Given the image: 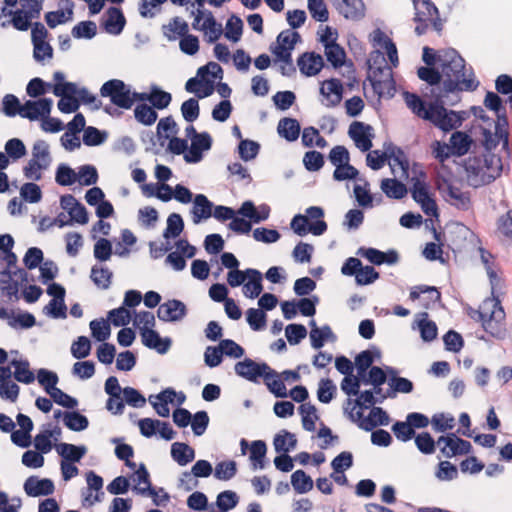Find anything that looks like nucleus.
I'll list each match as a JSON object with an SVG mask.
<instances>
[{
    "label": "nucleus",
    "mask_w": 512,
    "mask_h": 512,
    "mask_svg": "<svg viewBox=\"0 0 512 512\" xmlns=\"http://www.w3.org/2000/svg\"><path fill=\"white\" fill-rule=\"evenodd\" d=\"M57 451L64 459L73 463L79 462L86 454V447L76 446L69 443H61L58 445Z\"/></svg>",
    "instance_id": "ea45409f"
},
{
    "label": "nucleus",
    "mask_w": 512,
    "mask_h": 512,
    "mask_svg": "<svg viewBox=\"0 0 512 512\" xmlns=\"http://www.w3.org/2000/svg\"><path fill=\"white\" fill-rule=\"evenodd\" d=\"M336 392V386L330 379H321L317 390L318 400L322 403H329Z\"/></svg>",
    "instance_id": "774afa93"
},
{
    "label": "nucleus",
    "mask_w": 512,
    "mask_h": 512,
    "mask_svg": "<svg viewBox=\"0 0 512 512\" xmlns=\"http://www.w3.org/2000/svg\"><path fill=\"white\" fill-rule=\"evenodd\" d=\"M440 72L443 78L444 91H473L478 83L466 75L465 60L453 48L441 50L438 54Z\"/></svg>",
    "instance_id": "f257e3e1"
},
{
    "label": "nucleus",
    "mask_w": 512,
    "mask_h": 512,
    "mask_svg": "<svg viewBox=\"0 0 512 512\" xmlns=\"http://www.w3.org/2000/svg\"><path fill=\"white\" fill-rule=\"evenodd\" d=\"M31 159L41 163L42 167L48 168L50 166L51 156L49 152V145L44 140H38L34 143Z\"/></svg>",
    "instance_id": "de8ad7c7"
},
{
    "label": "nucleus",
    "mask_w": 512,
    "mask_h": 512,
    "mask_svg": "<svg viewBox=\"0 0 512 512\" xmlns=\"http://www.w3.org/2000/svg\"><path fill=\"white\" fill-rule=\"evenodd\" d=\"M484 330L494 337H501L505 331V312L498 300L486 299L476 311Z\"/></svg>",
    "instance_id": "20e7f679"
},
{
    "label": "nucleus",
    "mask_w": 512,
    "mask_h": 512,
    "mask_svg": "<svg viewBox=\"0 0 512 512\" xmlns=\"http://www.w3.org/2000/svg\"><path fill=\"white\" fill-rule=\"evenodd\" d=\"M437 445L440 446L441 452L447 458L457 456L456 435L451 433L447 436H440L437 440Z\"/></svg>",
    "instance_id": "13d9d810"
},
{
    "label": "nucleus",
    "mask_w": 512,
    "mask_h": 512,
    "mask_svg": "<svg viewBox=\"0 0 512 512\" xmlns=\"http://www.w3.org/2000/svg\"><path fill=\"white\" fill-rule=\"evenodd\" d=\"M310 325L312 327L310 331V340L313 348L320 349L324 346L325 341H334L336 339V336L330 326L324 325L321 328H318L314 320L310 322Z\"/></svg>",
    "instance_id": "cd10ccee"
},
{
    "label": "nucleus",
    "mask_w": 512,
    "mask_h": 512,
    "mask_svg": "<svg viewBox=\"0 0 512 512\" xmlns=\"http://www.w3.org/2000/svg\"><path fill=\"white\" fill-rule=\"evenodd\" d=\"M14 368V378L21 383L30 384L34 382L35 375L30 370V364L28 360H16L13 359L10 363Z\"/></svg>",
    "instance_id": "4c0bfd02"
},
{
    "label": "nucleus",
    "mask_w": 512,
    "mask_h": 512,
    "mask_svg": "<svg viewBox=\"0 0 512 512\" xmlns=\"http://www.w3.org/2000/svg\"><path fill=\"white\" fill-rule=\"evenodd\" d=\"M133 481L137 484L134 489L139 494H148L149 496H151L155 505H164L166 502L169 501V495L166 492H164L163 488H160L159 490L160 492H163V500L159 501L156 498L157 491L155 488L152 487L149 472L143 463H141L138 469L135 471Z\"/></svg>",
    "instance_id": "1a4fd4ad"
},
{
    "label": "nucleus",
    "mask_w": 512,
    "mask_h": 512,
    "mask_svg": "<svg viewBox=\"0 0 512 512\" xmlns=\"http://www.w3.org/2000/svg\"><path fill=\"white\" fill-rule=\"evenodd\" d=\"M112 276V272L106 267L93 266L91 269V279L101 289L110 287Z\"/></svg>",
    "instance_id": "09e8293b"
},
{
    "label": "nucleus",
    "mask_w": 512,
    "mask_h": 512,
    "mask_svg": "<svg viewBox=\"0 0 512 512\" xmlns=\"http://www.w3.org/2000/svg\"><path fill=\"white\" fill-rule=\"evenodd\" d=\"M91 351L90 340L86 336H80L71 345V354L76 359L86 358Z\"/></svg>",
    "instance_id": "680f3d73"
},
{
    "label": "nucleus",
    "mask_w": 512,
    "mask_h": 512,
    "mask_svg": "<svg viewBox=\"0 0 512 512\" xmlns=\"http://www.w3.org/2000/svg\"><path fill=\"white\" fill-rule=\"evenodd\" d=\"M431 424L436 432H445L455 426V418L450 414L436 413L432 416Z\"/></svg>",
    "instance_id": "864d4df0"
},
{
    "label": "nucleus",
    "mask_w": 512,
    "mask_h": 512,
    "mask_svg": "<svg viewBox=\"0 0 512 512\" xmlns=\"http://www.w3.org/2000/svg\"><path fill=\"white\" fill-rule=\"evenodd\" d=\"M77 180L81 185L90 186L97 182L98 173L94 166L83 165L77 173Z\"/></svg>",
    "instance_id": "69168bd1"
},
{
    "label": "nucleus",
    "mask_w": 512,
    "mask_h": 512,
    "mask_svg": "<svg viewBox=\"0 0 512 512\" xmlns=\"http://www.w3.org/2000/svg\"><path fill=\"white\" fill-rule=\"evenodd\" d=\"M247 322L251 329L259 331L266 326V314L261 309L250 308L247 310Z\"/></svg>",
    "instance_id": "052dcab7"
},
{
    "label": "nucleus",
    "mask_w": 512,
    "mask_h": 512,
    "mask_svg": "<svg viewBox=\"0 0 512 512\" xmlns=\"http://www.w3.org/2000/svg\"><path fill=\"white\" fill-rule=\"evenodd\" d=\"M403 97L407 107L419 118L431 122L435 127L448 132L461 125L462 118L455 111H448L442 103L426 104L419 95L404 92Z\"/></svg>",
    "instance_id": "f03ea898"
},
{
    "label": "nucleus",
    "mask_w": 512,
    "mask_h": 512,
    "mask_svg": "<svg viewBox=\"0 0 512 512\" xmlns=\"http://www.w3.org/2000/svg\"><path fill=\"white\" fill-rule=\"evenodd\" d=\"M237 503L238 497L233 491H223L217 496L216 504L221 512H228L230 509H233Z\"/></svg>",
    "instance_id": "e2e57ef3"
},
{
    "label": "nucleus",
    "mask_w": 512,
    "mask_h": 512,
    "mask_svg": "<svg viewBox=\"0 0 512 512\" xmlns=\"http://www.w3.org/2000/svg\"><path fill=\"white\" fill-rule=\"evenodd\" d=\"M377 58L380 59V64L377 67H371V73L368 76V79L371 83V86L376 94L380 97L384 94L386 88H390L392 86V73L390 68L385 64V58L381 55L379 51L376 52Z\"/></svg>",
    "instance_id": "6e6552de"
},
{
    "label": "nucleus",
    "mask_w": 512,
    "mask_h": 512,
    "mask_svg": "<svg viewBox=\"0 0 512 512\" xmlns=\"http://www.w3.org/2000/svg\"><path fill=\"white\" fill-rule=\"evenodd\" d=\"M415 444L418 450L423 454H433L435 452V446L437 441L428 432L419 433L414 437Z\"/></svg>",
    "instance_id": "4d7b16f0"
},
{
    "label": "nucleus",
    "mask_w": 512,
    "mask_h": 512,
    "mask_svg": "<svg viewBox=\"0 0 512 512\" xmlns=\"http://www.w3.org/2000/svg\"><path fill=\"white\" fill-rule=\"evenodd\" d=\"M383 193L393 199H402L407 194L406 186L397 179L385 178L381 181Z\"/></svg>",
    "instance_id": "c9c22d12"
},
{
    "label": "nucleus",
    "mask_w": 512,
    "mask_h": 512,
    "mask_svg": "<svg viewBox=\"0 0 512 512\" xmlns=\"http://www.w3.org/2000/svg\"><path fill=\"white\" fill-rule=\"evenodd\" d=\"M237 473V465L236 462L233 460L229 461H222L217 463L215 470H214V476L218 480H230L233 478Z\"/></svg>",
    "instance_id": "3c124183"
},
{
    "label": "nucleus",
    "mask_w": 512,
    "mask_h": 512,
    "mask_svg": "<svg viewBox=\"0 0 512 512\" xmlns=\"http://www.w3.org/2000/svg\"><path fill=\"white\" fill-rule=\"evenodd\" d=\"M246 274L249 280L243 283V293L248 298H257L263 290L262 274L260 271L252 268L247 269Z\"/></svg>",
    "instance_id": "393cba45"
},
{
    "label": "nucleus",
    "mask_w": 512,
    "mask_h": 512,
    "mask_svg": "<svg viewBox=\"0 0 512 512\" xmlns=\"http://www.w3.org/2000/svg\"><path fill=\"white\" fill-rule=\"evenodd\" d=\"M172 96L169 92L161 90L157 86H152L149 92V102L153 108L162 110L169 106Z\"/></svg>",
    "instance_id": "a19ab883"
},
{
    "label": "nucleus",
    "mask_w": 512,
    "mask_h": 512,
    "mask_svg": "<svg viewBox=\"0 0 512 512\" xmlns=\"http://www.w3.org/2000/svg\"><path fill=\"white\" fill-rule=\"evenodd\" d=\"M213 204L204 194H197L194 198V206L192 209V219L195 224L200 223L203 219L212 216Z\"/></svg>",
    "instance_id": "a878e982"
},
{
    "label": "nucleus",
    "mask_w": 512,
    "mask_h": 512,
    "mask_svg": "<svg viewBox=\"0 0 512 512\" xmlns=\"http://www.w3.org/2000/svg\"><path fill=\"white\" fill-rule=\"evenodd\" d=\"M186 313L185 304L180 300L173 299L159 306L157 316L164 322H175L184 318Z\"/></svg>",
    "instance_id": "2eb2a0df"
},
{
    "label": "nucleus",
    "mask_w": 512,
    "mask_h": 512,
    "mask_svg": "<svg viewBox=\"0 0 512 512\" xmlns=\"http://www.w3.org/2000/svg\"><path fill=\"white\" fill-rule=\"evenodd\" d=\"M300 131V124L294 118L284 117L278 122V134L289 142L297 140L300 135Z\"/></svg>",
    "instance_id": "c756f323"
},
{
    "label": "nucleus",
    "mask_w": 512,
    "mask_h": 512,
    "mask_svg": "<svg viewBox=\"0 0 512 512\" xmlns=\"http://www.w3.org/2000/svg\"><path fill=\"white\" fill-rule=\"evenodd\" d=\"M243 32V21L240 17L232 15L226 23L225 37L233 42H238Z\"/></svg>",
    "instance_id": "603ef678"
},
{
    "label": "nucleus",
    "mask_w": 512,
    "mask_h": 512,
    "mask_svg": "<svg viewBox=\"0 0 512 512\" xmlns=\"http://www.w3.org/2000/svg\"><path fill=\"white\" fill-rule=\"evenodd\" d=\"M135 119L146 126H150L157 120V113L153 107L147 104H138L134 109Z\"/></svg>",
    "instance_id": "8fccbe9b"
},
{
    "label": "nucleus",
    "mask_w": 512,
    "mask_h": 512,
    "mask_svg": "<svg viewBox=\"0 0 512 512\" xmlns=\"http://www.w3.org/2000/svg\"><path fill=\"white\" fill-rule=\"evenodd\" d=\"M240 447L242 454H246L249 448V459L252 462L253 469H263L265 467L264 459L267 453V445L263 440L252 441L249 447L247 440L241 439Z\"/></svg>",
    "instance_id": "f3484780"
},
{
    "label": "nucleus",
    "mask_w": 512,
    "mask_h": 512,
    "mask_svg": "<svg viewBox=\"0 0 512 512\" xmlns=\"http://www.w3.org/2000/svg\"><path fill=\"white\" fill-rule=\"evenodd\" d=\"M86 481H87V492L83 493L84 496V504L93 505L95 502L100 501L98 494H96L94 497L92 496V490L99 492L102 490L103 487V479L101 476L97 475L93 471H89L86 474Z\"/></svg>",
    "instance_id": "f704fd0d"
},
{
    "label": "nucleus",
    "mask_w": 512,
    "mask_h": 512,
    "mask_svg": "<svg viewBox=\"0 0 512 512\" xmlns=\"http://www.w3.org/2000/svg\"><path fill=\"white\" fill-rule=\"evenodd\" d=\"M468 183L477 188L493 182L502 171L501 158L493 153L469 156L464 164Z\"/></svg>",
    "instance_id": "7ed1b4c3"
},
{
    "label": "nucleus",
    "mask_w": 512,
    "mask_h": 512,
    "mask_svg": "<svg viewBox=\"0 0 512 512\" xmlns=\"http://www.w3.org/2000/svg\"><path fill=\"white\" fill-rule=\"evenodd\" d=\"M297 65L302 74L315 76L322 70L324 61L320 54L305 52L298 58Z\"/></svg>",
    "instance_id": "a211bd4d"
},
{
    "label": "nucleus",
    "mask_w": 512,
    "mask_h": 512,
    "mask_svg": "<svg viewBox=\"0 0 512 512\" xmlns=\"http://www.w3.org/2000/svg\"><path fill=\"white\" fill-rule=\"evenodd\" d=\"M450 143L453 154L462 156L468 152L471 140L467 134L457 131L451 135Z\"/></svg>",
    "instance_id": "a18cd8bd"
},
{
    "label": "nucleus",
    "mask_w": 512,
    "mask_h": 512,
    "mask_svg": "<svg viewBox=\"0 0 512 512\" xmlns=\"http://www.w3.org/2000/svg\"><path fill=\"white\" fill-rule=\"evenodd\" d=\"M53 101L50 98H40L38 100H27L22 106L20 117L29 119L30 121L50 115Z\"/></svg>",
    "instance_id": "f8f14e48"
},
{
    "label": "nucleus",
    "mask_w": 512,
    "mask_h": 512,
    "mask_svg": "<svg viewBox=\"0 0 512 512\" xmlns=\"http://www.w3.org/2000/svg\"><path fill=\"white\" fill-rule=\"evenodd\" d=\"M447 195L450 198L451 204L458 209L467 210L470 207L469 194L463 192L460 188L449 185Z\"/></svg>",
    "instance_id": "c03bdc74"
},
{
    "label": "nucleus",
    "mask_w": 512,
    "mask_h": 512,
    "mask_svg": "<svg viewBox=\"0 0 512 512\" xmlns=\"http://www.w3.org/2000/svg\"><path fill=\"white\" fill-rule=\"evenodd\" d=\"M324 54L327 61L334 67L339 68L344 65L346 59V53L343 47L339 44L326 45L324 48Z\"/></svg>",
    "instance_id": "37998d69"
},
{
    "label": "nucleus",
    "mask_w": 512,
    "mask_h": 512,
    "mask_svg": "<svg viewBox=\"0 0 512 512\" xmlns=\"http://www.w3.org/2000/svg\"><path fill=\"white\" fill-rule=\"evenodd\" d=\"M64 424L72 431H82L88 427L89 421L79 412H64Z\"/></svg>",
    "instance_id": "49530a36"
},
{
    "label": "nucleus",
    "mask_w": 512,
    "mask_h": 512,
    "mask_svg": "<svg viewBox=\"0 0 512 512\" xmlns=\"http://www.w3.org/2000/svg\"><path fill=\"white\" fill-rule=\"evenodd\" d=\"M56 182L61 186H69L77 181V173L64 164L59 165L56 171Z\"/></svg>",
    "instance_id": "0e129e2a"
},
{
    "label": "nucleus",
    "mask_w": 512,
    "mask_h": 512,
    "mask_svg": "<svg viewBox=\"0 0 512 512\" xmlns=\"http://www.w3.org/2000/svg\"><path fill=\"white\" fill-rule=\"evenodd\" d=\"M142 343L150 348L155 349L158 353H166L171 345L170 339H162L157 331L153 329H141Z\"/></svg>",
    "instance_id": "5701e85b"
},
{
    "label": "nucleus",
    "mask_w": 512,
    "mask_h": 512,
    "mask_svg": "<svg viewBox=\"0 0 512 512\" xmlns=\"http://www.w3.org/2000/svg\"><path fill=\"white\" fill-rule=\"evenodd\" d=\"M184 228L182 217L177 213H172L168 216L167 227L163 233L165 238L177 237L181 234Z\"/></svg>",
    "instance_id": "5fc2aeb1"
},
{
    "label": "nucleus",
    "mask_w": 512,
    "mask_h": 512,
    "mask_svg": "<svg viewBox=\"0 0 512 512\" xmlns=\"http://www.w3.org/2000/svg\"><path fill=\"white\" fill-rule=\"evenodd\" d=\"M308 10L313 19L319 22H326L329 12L324 0H308Z\"/></svg>",
    "instance_id": "6e6d98bb"
},
{
    "label": "nucleus",
    "mask_w": 512,
    "mask_h": 512,
    "mask_svg": "<svg viewBox=\"0 0 512 512\" xmlns=\"http://www.w3.org/2000/svg\"><path fill=\"white\" fill-rule=\"evenodd\" d=\"M307 215L297 214L291 221V229L299 236L312 233L315 236L322 235L327 230V223L321 218L324 211L321 207L311 206L306 210Z\"/></svg>",
    "instance_id": "39448f33"
},
{
    "label": "nucleus",
    "mask_w": 512,
    "mask_h": 512,
    "mask_svg": "<svg viewBox=\"0 0 512 512\" xmlns=\"http://www.w3.org/2000/svg\"><path fill=\"white\" fill-rule=\"evenodd\" d=\"M212 145L211 136L207 132L194 136L189 151L184 154L187 163H198L202 160L203 151L209 150Z\"/></svg>",
    "instance_id": "dca6fc26"
},
{
    "label": "nucleus",
    "mask_w": 512,
    "mask_h": 512,
    "mask_svg": "<svg viewBox=\"0 0 512 512\" xmlns=\"http://www.w3.org/2000/svg\"><path fill=\"white\" fill-rule=\"evenodd\" d=\"M175 395L173 389L167 388L155 396L158 402L152 400L153 396H150L149 400L159 416L168 417L170 413L168 404L173 402Z\"/></svg>",
    "instance_id": "473e14b6"
},
{
    "label": "nucleus",
    "mask_w": 512,
    "mask_h": 512,
    "mask_svg": "<svg viewBox=\"0 0 512 512\" xmlns=\"http://www.w3.org/2000/svg\"><path fill=\"white\" fill-rule=\"evenodd\" d=\"M171 456L180 466H185L195 459V450L183 442H175L171 446Z\"/></svg>",
    "instance_id": "7c9ffc66"
},
{
    "label": "nucleus",
    "mask_w": 512,
    "mask_h": 512,
    "mask_svg": "<svg viewBox=\"0 0 512 512\" xmlns=\"http://www.w3.org/2000/svg\"><path fill=\"white\" fill-rule=\"evenodd\" d=\"M235 373L253 383H258L260 378H263L270 366L265 363H257L256 361L245 358L243 361H239L234 366Z\"/></svg>",
    "instance_id": "9d476101"
},
{
    "label": "nucleus",
    "mask_w": 512,
    "mask_h": 512,
    "mask_svg": "<svg viewBox=\"0 0 512 512\" xmlns=\"http://www.w3.org/2000/svg\"><path fill=\"white\" fill-rule=\"evenodd\" d=\"M300 40V34L290 29L280 32L277 36L276 43L271 45V52L279 61H289L292 56V50L296 43Z\"/></svg>",
    "instance_id": "0eeeda50"
},
{
    "label": "nucleus",
    "mask_w": 512,
    "mask_h": 512,
    "mask_svg": "<svg viewBox=\"0 0 512 512\" xmlns=\"http://www.w3.org/2000/svg\"><path fill=\"white\" fill-rule=\"evenodd\" d=\"M285 335L291 345H296L307 336V329L302 324H289L286 326Z\"/></svg>",
    "instance_id": "338daca9"
},
{
    "label": "nucleus",
    "mask_w": 512,
    "mask_h": 512,
    "mask_svg": "<svg viewBox=\"0 0 512 512\" xmlns=\"http://www.w3.org/2000/svg\"><path fill=\"white\" fill-rule=\"evenodd\" d=\"M320 93L329 101L328 106H336L342 100L343 86L338 79H329L322 83Z\"/></svg>",
    "instance_id": "b1692460"
},
{
    "label": "nucleus",
    "mask_w": 512,
    "mask_h": 512,
    "mask_svg": "<svg viewBox=\"0 0 512 512\" xmlns=\"http://www.w3.org/2000/svg\"><path fill=\"white\" fill-rule=\"evenodd\" d=\"M390 422L386 411L381 407H372L369 415L362 421L360 428L364 431H371L377 426H386Z\"/></svg>",
    "instance_id": "bb28decb"
},
{
    "label": "nucleus",
    "mask_w": 512,
    "mask_h": 512,
    "mask_svg": "<svg viewBox=\"0 0 512 512\" xmlns=\"http://www.w3.org/2000/svg\"><path fill=\"white\" fill-rule=\"evenodd\" d=\"M264 383L271 393L276 397L284 398L287 396V389L280 375L270 367L263 377Z\"/></svg>",
    "instance_id": "2f4dec72"
},
{
    "label": "nucleus",
    "mask_w": 512,
    "mask_h": 512,
    "mask_svg": "<svg viewBox=\"0 0 512 512\" xmlns=\"http://www.w3.org/2000/svg\"><path fill=\"white\" fill-rule=\"evenodd\" d=\"M421 294H426L427 296L423 298V307L429 309L435 303L441 300V293L434 286L427 285H417L411 288L409 298L412 301H415L420 298Z\"/></svg>",
    "instance_id": "4be33fe9"
},
{
    "label": "nucleus",
    "mask_w": 512,
    "mask_h": 512,
    "mask_svg": "<svg viewBox=\"0 0 512 512\" xmlns=\"http://www.w3.org/2000/svg\"><path fill=\"white\" fill-rule=\"evenodd\" d=\"M297 439L294 434L287 430H282L276 434L273 445L277 453H288L296 447Z\"/></svg>",
    "instance_id": "e433bc0d"
},
{
    "label": "nucleus",
    "mask_w": 512,
    "mask_h": 512,
    "mask_svg": "<svg viewBox=\"0 0 512 512\" xmlns=\"http://www.w3.org/2000/svg\"><path fill=\"white\" fill-rule=\"evenodd\" d=\"M334 5L346 19L360 20L365 15V5L362 0H337Z\"/></svg>",
    "instance_id": "aec40b11"
},
{
    "label": "nucleus",
    "mask_w": 512,
    "mask_h": 512,
    "mask_svg": "<svg viewBox=\"0 0 512 512\" xmlns=\"http://www.w3.org/2000/svg\"><path fill=\"white\" fill-rule=\"evenodd\" d=\"M97 33L96 24L92 21H82L75 25L72 29L74 38H93Z\"/></svg>",
    "instance_id": "bf43d9fd"
},
{
    "label": "nucleus",
    "mask_w": 512,
    "mask_h": 512,
    "mask_svg": "<svg viewBox=\"0 0 512 512\" xmlns=\"http://www.w3.org/2000/svg\"><path fill=\"white\" fill-rule=\"evenodd\" d=\"M102 97H109L112 104L122 109H130L133 106L130 88L119 79H111L105 82L101 89Z\"/></svg>",
    "instance_id": "423d86ee"
},
{
    "label": "nucleus",
    "mask_w": 512,
    "mask_h": 512,
    "mask_svg": "<svg viewBox=\"0 0 512 512\" xmlns=\"http://www.w3.org/2000/svg\"><path fill=\"white\" fill-rule=\"evenodd\" d=\"M213 472L212 465L207 460H198L192 466L190 472L182 473L181 482L185 485L186 490H192L197 487L198 481L195 478L209 477Z\"/></svg>",
    "instance_id": "ddd939ff"
},
{
    "label": "nucleus",
    "mask_w": 512,
    "mask_h": 512,
    "mask_svg": "<svg viewBox=\"0 0 512 512\" xmlns=\"http://www.w3.org/2000/svg\"><path fill=\"white\" fill-rule=\"evenodd\" d=\"M371 126L363 122L354 121L349 127V136L361 151H369L372 147Z\"/></svg>",
    "instance_id": "4468645a"
},
{
    "label": "nucleus",
    "mask_w": 512,
    "mask_h": 512,
    "mask_svg": "<svg viewBox=\"0 0 512 512\" xmlns=\"http://www.w3.org/2000/svg\"><path fill=\"white\" fill-rule=\"evenodd\" d=\"M55 84L52 87V92L55 96H70L77 97L79 88L73 82H65V76L62 72L56 71L53 74Z\"/></svg>",
    "instance_id": "c85d7f7f"
},
{
    "label": "nucleus",
    "mask_w": 512,
    "mask_h": 512,
    "mask_svg": "<svg viewBox=\"0 0 512 512\" xmlns=\"http://www.w3.org/2000/svg\"><path fill=\"white\" fill-rule=\"evenodd\" d=\"M187 22L179 17L172 18L167 25H163V34L169 40H176L188 34Z\"/></svg>",
    "instance_id": "72a5a7b5"
},
{
    "label": "nucleus",
    "mask_w": 512,
    "mask_h": 512,
    "mask_svg": "<svg viewBox=\"0 0 512 512\" xmlns=\"http://www.w3.org/2000/svg\"><path fill=\"white\" fill-rule=\"evenodd\" d=\"M413 199L420 204L423 212L428 216H437L438 207L436 201L432 198L427 184L416 180L411 189Z\"/></svg>",
    "instance_id": "9b49d317"
},
{
    "label": "nucleus",
    "mask_w": 512,
    "mask_h": 512,
    "mask_svg": "<svg viewBox=\"0 0 512 512\" xmlns=\"http://www.w3.org/2000/svg\"><path fill=\"white\" fill-rule=\"evenodd\" d=\"M200 30L206 33L209 42L217 41L223 33L221 24L217 23L212 12L210 11L207 12L205 20L202 23Z\"/></svg>",
    "instance_id": "58836bf2"
},
{
    "label": "nucleus",
    "mask_w": 512,
    "mask_h": 512,
    "mask_svg": "<svg viewBox=\"0 0 512 512\" xmlns=\"http://www.w3.org/2000/svg\"><path fill=\"white\" fill-rule=\"evenodd\" d=\"M291 484L294 490L299 493H307L313 488V481L303 470H296L291 475Z\"/></svg>",
    "instance_id": "79ce46f5"
},
{
    "label": "nucleus",
    "mask_w": 512,
    "mask_h": 512,
    "mask_svg": "<svg viewBox=\"0 0 512 512\" xmlns=\"http://www.w3.org/2000/svg\"><path fill=\"white\" fill-rule=\"evenodd\" d=\"M54 483L50 479H38L36 476H30L25 480L24 490L30 497L47 496L54 492Z\"/></svg>",
    "instance_id": "6ab92c4d"
},
{
    "label": "nucleus",
    "mask_w": 512,
    "mask_h": 512,
    "mask_svg": "<svg viewBox=\"0 0 512 512\" xmlns=\"http://www.w3.org/2000/svg\"><path fill=\"white\" fill-rule=\"evenodd\" d=\"M126 24L125 16L120 8L109 7L106 11V19L103 21L105 30L113 35L120 34Z\"/></svg>",
    "instance_id": "412c9836"
}]
</instances>
